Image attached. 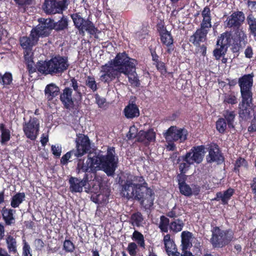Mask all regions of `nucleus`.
Listing matches in <instances>:
<instances>
[{
  "label": "nucleus",
  "instance_id": "nucleus-1",
  "mask_svg": "<svg viewBox=\"0 0 256 256\" xmlns=\"http://www.w3.org/2000/svg\"><path fill=\"white\" fill-rule=\"evenodd\" d=\"M137 61L130 58L125 52H118L113 60L100 67V80L104 84H109L116 78L118 79L122 74L127 76L130 85L140 87V81L136 72Z\"/></svg>",
  "mask_w": 256,
  "mask_h": 256
},
{
  "label": "nucleus",
  "instance_id": "nucleus-2",
  "mask_svg": "<svg viewBox=\"0 0 256 256\" xmlns=\"http://www.w3.org/2000/svg\"><path fill=\"white\" fill-rule=\"evenodd\" d=\"M120 184L122 197L138 201L146 210H150L153 206L154 192L148 186L142 176H134L132 179L122 180Z\"/></svg>",
  "mask_w": 256,
  "mask_h": 256
},
{
  "label": "nucleus",
  "instance_id": "nucleus-3",
  "mask_svg": "<svg viewBox=\"0 0 256 256\" xmlns=\"http://www.w3.org/2000/svg\"><path fill=\"white\" fill-rule=\"evenodd\" d=\"M254 74H246L240 77L238 84L240 88L242 102L240 104V116L244 120L248 119L250 116V108L252 102V87L253 86Z\"/></svg>",
  "mask_w": 256,
  "mask_h": 256
},
{
  "label": "nucleus",
  "instance_id": "nucleus-4",
  "mask_svg": "<svg viewBox=\"0 0 256 256\" xmlns=\"http://www.w3.org/2000/svg\"><path fill=\"white\" fill-rule=\"evenodd\" d=\"M38 70L42 74L60 75L66 72L69 68L68 58L56 54L50 60L41 61L38 63Z\"/></svg>",
  "mask_w": 256,
  "mask_h": 256
},
{
  "label": "nucleus",
  "instance_id": "nucleus-5",
  "mask_svg": "<svg viewBox=\"0 0 256 256\" xmlns=\"http://www.w3.org/2000/svg\"><path fill=\"white\" fill-rule=\"evenodd\" d=\"M89 174L86 173L82 180L76 178L70 177L69 179L70 189L72 192H80L82 191V188L84 187L88 190V192L96 193L102 186V180L96 176L91 182L89 180Z\"/></svg>",
  "mask_w": 256,
  "mask_h": 256
},
{
  "label": "nucleus",
  "instance_id": "nucleus-6",
  "mask_svg": "<svg viewBox=\"0 0 256 256\" xmlns=\"http://www.w3.org/2000/svg\"><path fill=\"white\" fill-rule=\"evenodd\" d=\"M212 236L210 242L214 248H222L229 244L234 238V232L231 229L222 230L214 224H211Z\"/></svg>",
  "mask_w": 256,
  "mask_h": 256
},
{
  "label": "nucleus",
  "instance_id": "nucleus-7",
  "mask_svg": "<svg viewBox=\"0 0 256 256\" xmlns=\"http://www.w3.org/2000/svg\"><path fill=\"white\" fill-rule=\"evenodd\" d=\"M114 148L108 150L106 155L95 156L96 166L102 170L108 176H112L117 167Z\"/></svg>",
  "mask_w": 256,
  "mask_h": 256
},
{
  "label": "nucleus",
  "instance_id": "nucleus-8",
  "mask_svg": "<svg viewBox=\"0 0 256 256\" xmlns=\"http://www.w3.org/2000/svg\"><path fill=\"white\" fill-rule=\"evenodd\" d=\"M70 18L74 22V26L78 30L80 35L84 36L86 32L90 35L95 36L94 37L97 38L96 34L100 33V31L88 18H84L80 12L71 14Z\"/></svg>",
  "mask_w": 256,
  "mask_h": 256
},
{
  "label": "nucleus",
  "instance_id": "nucleus-9",
  "mask_svg": "<svg viewBox=\"0 0 256 256\" xmlns=\"http://www.w3.org/2000/svg\"><path fill=\"white\" fill-rule=\"evenodd\" d=\"M184 226V223L182 220L179 218L170 222L169 218L164 216H160L158 228L162 233H168L169 229L170 232L174 234H176L182 230Z\"/></svg>",
  "mask_w": 256,
  "mask_h": 256
},
{
  "label": "nucleus",
  "instance_id": "nucleus-10",
  "mask_svg": "<svg viewBox=\"0 0 256 256\" xmlns=\"http://www.w3.org/2000/svg\"><path fill=\"white\" fill-rule=\"evenodd\" d=\"M40 120L35 117H30V120L23 124L22 130L26 137L34 140L39 134Z\"/></svg>",
  "mask_w": 256,
  "mask_h": 256
},
{
  "label": "nucleus",
  "instance_id": "nucleus-11",
  "mask_svg": "<svg viewBox=\"0 0 256 256\" xmlns=\"http://www.w3.org/2000/svg\"><path fill=\"white\" fill-rule=\"evenodd\" d=\"M78 164L76 166V170L78 173L80 172L86 173H94L96 174L97 170L96 166L95 156L92 157H88L86 158H76Z\"/></svg>",
  "mask_w": 256,
  "mask_h": 256
},
{
  "label": "nucleus",
  "instance_id": "nucleus-12",
  "mask_svg": "<svg viewBox=\"0 0 256 256\" xmlns=\"http://www.w3.org/2000/svg\"><path fill=\"white\" fill-rule=\"evenodd\" d=\"M76 148L74 150L76 154L81 158L84 154L88 153L91 148L90 141L88 136L82 134H78L76 135Z\"/></svg>",
  "mask_w": 256,
  "mask_h": 256
},
{
  "label": "nucleus",
  "instance_id": "nucleus-13",
  "mask_svg": "<svg viewBox=\"0 0 256 256\" xmlns=\"http://www.w3.org/2000/svg\"><path fill=\"white\" fill-rule=\"evenodd\" d=\"M59 96L60 100L65 109L72 112L77 110L72 96V89L71 88H64L61 92L60 91Z\"/></svg>",
  "mask_w": 256,
  "mask_h": 256
},
{
  "label": "nucleus",
  "instance_id": "nucleus-14",
  "mask_svg": "<svg viewBox=\"0 0 256 256\" xmlns=\"http://www.w3.org/2000/svg\"><path fill=\"white\" fill-rule=\"evenodd\" d=\"M19 42L20 46L24 49V56L34 55L32 52V48L37 44L38 40L32 32H30L29 36H23L20 37Z\"/></svg>",
  "mask_w": 256,
  "mask_h": 256
},
{
  "label": "nucleus",
  "instance_id": "nucleus-15",
  "mask_svg": "<svg viewBox=\"0 0 256 256\" xmlns=\"http://www.w3.org/2000/svg\"><path fill=\"white\" fill-rule=\"evenodd\" d=\"M188 132L184 128H180L176 126H171L166 132V138H170L173 141L184 142L187 139Z\"/></svg>",
  "mask_w": 256,
  "mask_h": 256
},
{
  "label": "nucleus",
  "instance_id": "nucleus-16",
  "mask_svg": "<svg viewBox=\"0 0 256 256\" xmlns=\"http://www.w3.org/2000/svg\"><path fill=\"white\" fill-rule=\"evenodd\" d=\"M247 42V36L242 30H236L232 34L231 50L233 53H238L242 44Z\"/></svg>",
  "mask_w": 256,
  "mask_h": 256
},
{
  "label": "nucleus",
  "instance_id": "nucleus-17",
  "mask_svg": "<svg viewBox=\"0 0 256 256\" xmlns=\"http://www.w3.org/2000/svg\"><path fill=\"white\" fill-rule=\"evenodd\" d=\"M244 14L242 11L234 12L227 18L226 20V27L236 30H240V28L244 23Z\"/></svg>",
  "mask_w": 256,
  "mask_h": 256
},
{
  "label": "nucleus",
  "instance_id": "nucleus-18",
  "mask_svg": "<svg viewBox=\"0 0 256 256\" xmlns=\"http://www.w3.org/2000/svg\"><path fill=\"white\" fill-rule=\"evenodd\" d=\"M66 2L57 0H45L42 5L43 11L47 14L60 13Z\"/></svg>",
  "mask_w": 256,
  "mask_h": 256
},
{
  "label": "nucleus",
  "instance_id": "nucleus-19",
  "mask_svg": "<svg viewBox=\"0 0 256 256\" xmlns=\"http://www.w3.org/2000/svg\"><path fill=\"white\" fill-rule=\"evenodd\" d=\"M210 28L200 25V28H198L193 34L190 36V42L194 46L197 47L201 42H206L208 40L207 34Z\"/></svg>",
  "mask_w": 256,
  "mask_h": 256
},
{
  "label": "nucleus",
  "instance_id": "nucleus-20",
  "mask_svg": "<svg viewBox=\"0 0 256 256\" xmlns=\"http://www.w3.org/2000/svg\"><path fill=\"white\" fill-rule=\"evenodd\" d=\"M205 147L203 145L194 146L192 148L186 155L189 154V159L193 164L201 163L204 159L205 154Z\"/></svg>",
  "mask_w": 256,
  "mask_h": 256
},
{
  "label": "nucleus",
  "instance_id": "nucleus-21",
  "mask_svg": "<svg viewBox=\"0 0 256 256\" xmlns=\"http://www.w3.org/2000/svg\"><path fill=\"white\" fill-rule=\"evenodd\" d=\"M206 159L208 163L216 162L218 164H222L224 160V157L216 144L214 148L210 147L209 148L208 154L206 156Z\"/></svg>",
  "mask_w": 256,
  "mask_h": 256
},
{
  "label": "nucleus",
  "instance_id": "nucleus-22",
  "mask_svg": "<svg viewBox=\"0 0 256 256\" xmlns=\"http://www.w3.org/2000/svg\"><path fill=\"white\" fill-rule=\"evenodd\" d=\"M191 188L188 184H182L178 186L180 194L184 196L190 197L192 195L196 196L200 194V187L198 184H192Z\"/></svg>",
  "mask_w": 256,
  "mask_h": 256
},
{
  "label": "nucleus",
  "instance_id": "nucleus-23",
  "mask_svg": "<svg viewBox=\"0 0 256 256\" xmlns=\"http://www.w3.org/2000/svg\"><path fill=\"white\" fill-rule=\"evenodd\" d=\"M160 42L163 46L167 47L166 52L168 54H171L174 50V40L170 32L162 34L160 36Z\"/></svg>",
  "mask_w": 256,
  "mask_h": 256
},
{
  "label": "nucleus",
  "instance_id": "nucleus-24",
  "mask_svg": "<svg viewBox=\"0 0 256 256\" xmlns=\"http://www.w3.org/2000/svg\"><path fill=\"white\" fill-rule=\"evenodd\" d=\"M44 94L48 102H52L54 98L60 94V88L54 83L50 84L45 88Z\"/></svg>",
  "mask_w": 256,
  "mask_h": 256
},
{
  "label": "nucleus",
  "instance_id": "nucleus-25",
  "mask_svg": "<svg viewBox=\"0 0 256 256\" xmlns=\"http://www.w3.org/2000/svg\"><path fill=\"white\" fill-rule=\"evenodd\" d=\"M156 133L152 128L148 129L147 131L140 130L137 136L138 142H152L155 140Z\"/></svg>",
  "mask_w": 256,
  "mask_h": 256
},
{
  "label": "nucleus",
  "instance_id": "nucleus-26",
  "mask_svg": "<svg viewBox=\"0 0 256 256\" xmlns=\"http://www.w3.org/2000/svg\"><path fill=\"white\" fill-rule=\"evenodd\" d=\"M51 26H46V24H38L36 28H33L31 32L38 41L40 37H46L49 36L52 30Z\"/></svg>",
  "mask_w": 256,
  "mask_h": 256
},
{
  "label": "nucleus",
  "instance_id": "nucleus-27",
  "mask_svg": "<svg viewBox=\"0 0 256 256\" xmlns=\"http://www.w3.org/2000/svg\"><path fill=\"white\" fill-rule=\"evenodd\" d=\"M234 194V190L232 188H229L224 191L223 193L220 192H218L216 194V196L212 200L216 201H220V200L222 204H227L228 200H230Z\"/></svg>",
  "mask_w": 256,
  "mask_h": 256
},
{
  "label": "nucleus",
  "instance_id": "nucleus-28",
  "mask_svg": "<svg viewBox=\"0 0 256 256\" xmlns=\"http://www.w3.org/2000/svg\"><path fill=\"white\" fill-rule=\"evenodd\" d=\"M5 242L10 254H18V244L16 238L10 234H8L6 236Z\"/></svg>",
  "mask_w": 256,
  "mask_h": 256
},
{
  "label": "nucleus",
  "instance_id": "nucleus-29",
  "mask_svg": "<svg viewBox=\"0 0 256 256\" xmlns=\"http://www.w3.org/2000/svg\"><path fill=\"white\" fill-rule=\"evenodd\" d=\"M16 210L12 208L4 207L2 210V220L6 226H11L15 223V218L14 214Z\"/></svg>",
  "mask_w": 256,
  "mask_h": 256
},
{
  "label": "nucleus",
  "instance_id": "nucleus-30",
  "mask_svg": "<svg viewBox=\"0 0 256 256\" xmlns=\"http://www.w3.org/2000/svg\"><path fill=\"white\" fill-rule=\"evenodd\" d=\"M124 112L125 116L129 119H133L140 116L139 109L135 104H130L126 106L124 108Z\"/></svg>",
  "mask_w": 256,
  "mask_h": 256
},
{
  "label": "nucleus",
  "instance_id": "nucleus-31",
  "mask_svg": "<svg viewBox=\"0 0 256 256\" xmlns=\"http://www.w3.org/2000/svg\"><path fill=\"white\" fill-rule=\"evenodd\" d=\"M129 222L132 226L140 228L144 224V218L140 212L138 211L131 214Z\"/></svg>",
  "mask_w": 256,
  "mask_h": 256
},
{
  "label": "nucleus",
  "instance_id": "nucleus-32",
  "mask_svg": "<svg viewBox=\"0 0 256 256\" xmlns=\"http://www.w3.org/2000/svg\"><path fill=\"white\" fill-rule=\"evenodd\" d=\"M26 64V68L28 72L30 74H32L34 72H38L40 74V72L38 70V63L42 60H38L36 64H34V55L30 56H24Z\"/></svg>",
  "mask_w": 256,
  "mask_h": 256
},
{
  "label": "nucleus",
  "instance_id": "nucleus-33",
  "mask_svg": "<svg viewBox=\"0 0 256 256\" xmlns=\"http://www.w3.org/2000/svg\"><path fill=\"white\" fill-rule=\"evenodd\" d=\"M201 14L202 20L200 25L211 28L212 26V16L210 6H205L202 11Z\"/></svg>",
  "mask_w": 256,
  "mask_h": 256
},
{
  "label": "nucleus",
  "instance_id": "nucleus-34",
  "mask_svg": "<svg viewBox=\"0 0 256 256\" xmlns=\"http://www.w3.org/2000/svg\"><path fill=\"white\" fill-rule=\"evenodd\" d=\"M232 42V34L230 32L226 31L220 34L216 41V46H224L228 48L230 46Z\"/></svg>",
  "mask_w": 256,
  "mask_h": 256
},
{
  "label": "nucleus",
  "instance_id": "nucleus-35",
  "mask_svg": "<svg viewBox=\"0 0 256 256\" xmlns=\"http://www.w3.org/2000/svg\"><path fill=\"white\" fill-rule=\"evenodd\" d=\"M170 237V234H167L164 235L163 238V242L166 254L177 250L174 240Z\"/></svg>",
  "mask_w": 256,
  "mask_h": 256
},
{
  "label": "nucleus",
  "instance_id": "nucleus-36",
  "mask_svg": "<svg viewBox=\"0 0 256 256\" xmlns=\"http://www.w3.org/2000/svg\"><path fill=\"white\" fill-rule=\"evenodd\" d=\"M102 185L100 186L102 187ZM100 189L96 192L95 193L96 195H92V202H94L96 204H102L106 203L108 202V198H109V194L108 192H102L96 194Z\"/></svg>",
  "mask_w": 256,
  "mask_h": 256
},
{
  "label": "nucleus",
  "instance_id": "nucleus-37",
  "mask_svg": "<svg viewBox=\"0 0 256 256\" xmlns=\"http://www.w3.org/2000/svg\"><path fill=\"white\" fill-rule=\"evenodd\" d=\"M26 198L25 193L17 192L11 198L10 206L13 208H16Z\"/></svg>",
  "mask_w": 256,
  "mask_h": 256
},
{
  "label": "nucleus",
  "instance_id": "nucleus-38",
  "mask_svg": "<svg viewBox=\"0 0 256 256\" xmlns=\"http://www.w3.org/2000/svg\"><path fill=\"white\" fill-rule=\"evenodd\" d=\"M13 77L11 72H6L4 74L0 73V85L7 88L12 82Z\"/></svg>",
  "mask_w": 256,
  "mask_h": 256
},
{
  "label": "nucleus",
  "instance_id": "nucleus-39",
  "mask_svg": "<svg viewBox=\"0 0 256 256\" xmlns=\"http://www.w3.org/2000/svg\"><path fill=\"white\" fill-rule=\"evenodd\" d=\"M246 21L249 26L250 34L256 36V18L252 14H250L247 16Z\"/></svg>",
  "mask_w": 256,
  "mask_h": 256
},
{
  "label": "nucleus",
  "instance_id": "nucleus-40",
  "mask_svg": "<svg viewBox=\"0 0 256 256\" xmlns=\"http://www.w3.org/2000/svg\"><path fill=\"white\" fill-rule=\"evenodd\" d=\"M132 239L136 242L140 248H145V240L143 234L138 230H134L132 234Z\"/></svg>",
  "mask_w": 256,
  "mask_h": 256
},
{
  "label": "nucleus",
  "instance_id": "nucleus-41",
  "mask_svg": "<svg viewBox=\"0 0 256 256\" xmlns=\"http://www.w3.org/2000/svg\"><path fill=\"white\" fill-rule=\"evenodd\" d=\"M0 130L2 132L0 142L2 144H5L10 139V132L6 128L5 124H0Z\"/></svg>",
  "mask_w": 256,
  "mask_h": 256
},
{
  "label": "nucleus",
  "instance_id": "nucleus-42",
  "mask_svg": "<svg viewBox=\"0 0 256 256\" xmlns=\"http://www.w3.org/2000/svg\"><path fill=\"white\" fill-rule=\"evenodd\" d=\"M68 28V20L66 17L62 16V18L57 22H54L53 28L56 32L63 30Z\"/></svg>",
  "mask_w": 256,
  "mask_h": 256
},
{
  "label": "nucleus",
  "instance_id": "nucleus-43",
  "mask_svg": "<svg viewBox=\"0 0 256 256\" xmlns=\"http://www.w3.org/2000/svg\"><path fill=\"white\" fill-rule=\"evenodd\" d=\"M188 158L189 154H185L182 156V161L184 162L180 163L179 165V170L181 174H185L186 172L188 170L191 164H193L192 162Z\"/></svg>",
  "mask_w": 256,
  "mask_h": 256
},
{
  "label": "nucleus",
  "instance_id": "nucleus-44",
  "mask_svg": "<svg viewBox=\"0 0 256 256\" xmlns=\"http://www.w3.org/2000/svg\"><path fill=\"white\" fill-rule=\"evenodd\" d=\"M85 84L93 92L98 89V84L94 76H88L86 77Z\"/></svg>",
  "mask_w": 256,
  "mask_h": 256
},
{
  "label": "nucleus",
  "instance_id": "nucleus-45",
  "mask_svg": "<svg viewBox=\"0 0 256 256\" xmlns=\"http://www.w3.org/2000/svg\"><path fill=\"white\" fill-rule=\"evenodd\" d=\"M223 116L224 118L226 120V121L228 127L230 128H234V122L236 116L234 112V111H230L226 110L224 112Z\"/></svg>",
  "mask_w": 256,
  "mask_h": 256
},
{
  "label": "nucleus",
  "instance_id": "nucleus-46",
  "mask_svg": "<svg viewBox=\"0 0 256 256\" xmlns=\"http://www.w3.org/2000/svg\"><path fill=\"white\" fill-rule=\"evenodd\" d=\"M227 50L228 48L224 46L219 45V46H217V48L214 49L213 55L216 60H219L221 57H223L226 55Z\"/></svg>",
  "mask_w": 256,
  "mask_h": 256
},
{
  "label": "nucleus",
  "instance_id": "nucleus-47",
  "mask_svg": "<svg viewBox=\"0 0 256 256\" xmlns=\"http://www.w3.org/2000/svg\"><path fill=\"white\" fill-rule=\"evenodd\" d=\"M227 125V122L224 118H219L216 123V129L219 133L224 134L226 132Z\"/></svg>",
  "mask_w": 256,
  "mask_h": 256
},
{
  "label": "nucleus",
  "instance_id": "nucleus-48",
  "mask_svg": "<svg viewBox=\"0 0 256 256\" xmlns=\"http://www.w3.org/2000/svg\"><path fill=\"white\" fill-rule=\"evenodd\" d=\"M62 249L66 253H72L76 249V246L70 238H66L63 242Z\"/></svg>",
  "mask_w": 256,
  "mask_h": 256
},
{
  "label": "nucleus",
  "instance_id": "nucleus-49",
  "mask_svg": "<svg viewBox=\"0 0 256 256\" xmlns=\"http://www.w3.org/2000/svg\"><path fill=\"white\" fill-rule=\"evenodd\" d=\"M70 86L72 88V91L75 92L78 98L80 100L82 99V94L80 90L78 80L74 78H70Z\"/></svg>",
  "mask_w": 256,
  "mask_h": 256
},
{
  "label": "nucleus",
  "instance_id": "nucleus-50",
  "mask_svg": "<svg viewBox=\"0 0 256 256\" xmlns=\"http://www.w3.org/2000/svg\"><path fill=\"white\" fill-rule=\"evenodd\" d=\"M248 164L247 161L242 157H239L236 161L234 168V172L239 173L240 168L242 166L247 168Z\"/></svg>",
  "mask_w": 256,
  "mask_h": 256
},
{
  "label": "nucleus",
  "instance_id": "nucleus-51",
  "mask_svg": "<svg viewBox=\"0 0 256 256\" xmlns=\"http://www.w3.org/2000/svg\"><path fill=\"white\" fill-rule=\"evenodd\" d=\"M74 156L76 158H78L79 156L76 154L74 149L67 152L64 154L60 159V163L62 165H66L68 164L69 160Z\"/></svg>",
  "mask_w": 256,
  "mask_h": 256
},
{
  "label": "nucleus",
  "instance_id": "nucleus-52",
  "mask_svg": "<svg viewBox=\"0 0 256 256\" xmlns=\"http://www.w3.org/2000/svg\"><path fill=\"white\" fill-rule=\"evenodd\" d=\"M138 249V246L134 242H130L127 248V250L130 256H136Z\"/></svg>",
  "mask_w": 256,
  "mask_h": 256
},
{
  "label": "nucleus",
  "instance_id": "nucleus-53",
  "mask_svg": "<svg viewBox=\"0 0 256 256\" xmlns=\"http://www.w3.org/2000/svg\"><path fill=\"white\" fill-rule=\"evenodd\" d=\"M154 66H156V70L160 73L162 75L165 76H166L168 72L166 66L164 62L160 61L158 64H155Z\"/></svg>",
  "mask_w": 256,
  "mask_h": 256
},
{
  "label": "nucleus",
  "instance_id": "nucleus-54",
  "mask_svg": "<svg viewBox=\"0 0 256 256\" xmlns=\"http://www.w3.org/2000/svg\"><path fill=\"white\" fill-rule=\"evenodd\" d=\"M23 242L22 256H32L30 246L25 240H23Z\"/></svg>",
  "mask_w": 256,
  "mask_h": 256
},
{
  "label": "nucleus",
  "instance_id": "nucleus-55",
  "mask_svg": "<svg viewBox=\"0 0 256 256\" xmlns=\"http://www.w3.org/2000/svg\"><path fill=\"white\" fill-rule=\"evenodd\" d=\"M138 128L134 125L130 128L128 136V139H133L135 138H137Z\"/></svg>",
  "mask_w": 256,
  "mask_h": 256
},
{
  "label": "nucleus",
  "instance_id": "nucleus-56",
  "mask_svg": "<svg viewBox=\"0 0 256 256\" xmlns=\"http://www.w3.org/2000/svg\"><path fill=\"white\" fill-rule=\"evenodd\" d=\"M32 0H14L18 8H22L31 4Z\"/></svg>",
  "mask_w": 256,
  "mask_h": 256
},
{
  "label": "nucleus",
  "instance_id": "nucleus-57",
  "mask_svg": "<svg viewBox=\"0 0 256 256\" xmlns=\"http://www.w3.org/2000/svg\"><path fill=\"white\" fill-rule=\"evenodd\" d=\"M150 51L152 56V60L154 62L153 65L154 66L155 64H158L161 60H160V56L157 54L155 49L150 48Z\"/></svg>",
  "mask_w": 256,
  "mask_h": 256
},
{
  "label": "nucleus",
  "instance_id": "nucleus-58",
  "mask_svg": "<svg viewBox=\"0 0 256 256\" xmlns=\"http://www.w3.org/2000/svg\"><path fill=\"white\" fill-rule=\"evenodd\" d=\"M51 150L52 154L56 157L59 158L62 153V147L60 146L52 145Z\"/></svg>",
  "mask_w": 256,
  "mask_h": 256
},
{
  "label": "nucleus",
  "instance_id": "nucleus-59",
  "mask_svg": "<svg viewBox=\"0 0 256 256\" xmlns=\"http://www.w3.org/2000/svg\"><path fill=\"white\" fill-rule=\"evenodd\" d=\"M248 132L250 133L256 132V114L251 122L250 126L248 127Z\"/></svg>",
  "mask_w": 256,
  "mask_h": 256
},
{
  "label": "nucleus",
  "instance_id": "nucleus-60",
  "mask_svg": "<svg viewBox=\"0 0 256 256\" xmlns=\"http://www.w3.org/2000/svg\"><path fill=\"white\" fill-rule=\"evenodd\" d=\"M196 48H198V52L201 54V55L204 57L206 56L207 44H202L198 46Z\"/></svg>",
  "mask_w": 256,
  "mask_h": 256
},
{
  "label": "nucleus",
  "instance_id": "nucleus-61",
  "mask_svg": "<svg viewBox=\"0 0 256 256\" xmlns=\"http://www.w3.org/2000/svg\"><path fill=\"white\" fill-rule=\"evenodd\" d=\"M224 102L229 104H235L236 103V98L234 96L228 95L226 96Z\"/></svg>",
  "mask_w": 256,
  "mask_h": 256
},
{
  "label": "nucleus",
  "instance_id": "nucleus-62",
  "mask_svg": "<svg viewBox=\"0 0 256 256\" xmlns=\"http://www.w3.org/2000/svg\"><path fill=\"white\" fill-rule=\"evenodd\" d=\"M192 234L188 231H184L181 234L182 240L190 241Z\"/></svg>",
  "mask_w": 256,
  "mask_h": 256
},
{
  "label": "nucleus",
  "instance_id": "nucleus-63",
  "mask_svg": "<svg viewBox=\"0 0 256 256\" xmlns=\"http://www.w3.org/2000/svg\"><path fill=\"white\" fill-rule=\"evenodd\" d=\"M96 102L100 108H102L104 104L106 102V100L104 98H101L98 94L95 96Z\"/></svg>",
  "mask_w": 256,
  "mask_h": 256
},
{
  "label": "nucleus",
  "instance_id": "nucleus-64",
  "mask_svg": "<svg viewBox=\"0 0 256 256\" xmlns=\"http://www.w3.org/2000/svg\"><path fill=\"white\" fill-rule=\"evenodd\" d=\"M250 188L252 190V192L256 196V177L252 178L250 184Z\"/></svg>",
  "mask_w": 256,
  "mask_h": 256
}]
</instances>
